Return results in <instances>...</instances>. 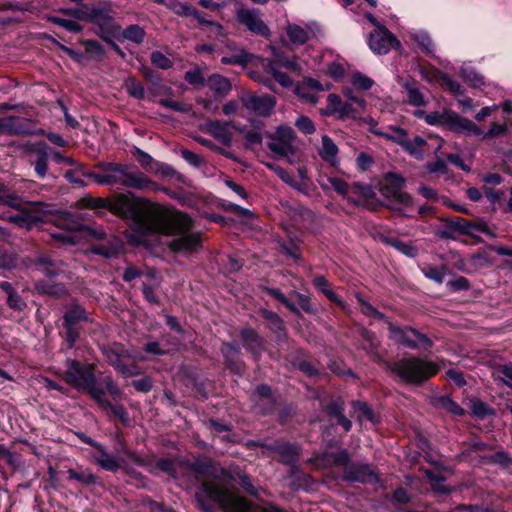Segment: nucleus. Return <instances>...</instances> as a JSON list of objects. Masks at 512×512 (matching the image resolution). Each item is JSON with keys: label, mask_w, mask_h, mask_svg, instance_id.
Masks as SVG:
<instances>
[{"label": "nucleus", "mask_w": 512, "mask_h": 512, "mask_svg": "<svg viewBox=\"0 0 512 512\" xmlns=\"http://www.w3.org/2000/svg\"><path fill=\"white\" fill-rule=\"evenodd\" d=\"M183 477L192 476L197 483L195 506L200 512H249L250 501L239 494L232 484L234 476L215 461L199 456L194 460H180Z\"/></svg>", "instance_id": "obj_1"}, {"label": "nucleus", "mask_w": 512, "mask_h": 512, "mask_svg": "<svg viewBox=\"0 0 512 512\" xmlns=\"http://www.w3.org/2000/svg\"><path fill=\"white\" fill-rule=\"evenodd\" d=\"M148 210L155 216H144L143 222L147 228L139 227L137 232L148 236L164 234L175 236L168 243V248L174 253L191 254L202 247L201 234L190 233L192 219L181 212L170 211L158 204L150 202Z\"/></svg>", "instance_id": "obj_2"}, {"label": "nucleus", "mask_w": 512, "mask_h": 512, "mask_svg": "<svg viewBox=\"0 0 512 512\" xmlns=\"http://www.w3.org/2000/svg\"><path fill=\"white\" fill-rule=\"evenodd\" d=\"M82 201L87 208L106 209L123 219L131 220L136 232L139 227L147 228L143 222L144 216H154L148 210L150 201L135 197L132 193H120L111 198L85 197Z\"/></svg>", "instance_id": "obj_3"}, {"label": "nucleus", "mask_w": 512, "mask_h": 512, "mask_svg": "<svg viewBox=\"0 0 512 512\" xmlns=\"http://www.w3.org/2000/svg\"><path fill=\"white\" fill-rule=\"evenodd\" d=\"M62 377L68 385L80 392L88 393L95 401H100L102 396H105V390L97 385L93 364L67 359Z\"/></svg>", "instance_id": "obj_4"}, {"label": "nucleus", "mask_w": 512, "mask_h": 512, "mask_svg": "<svg viewBox=\"0 0 512 512\" xmlns=\"http://www.w3.org/2000/svg\"><path fill=\"white\" fill-rule=\"evenodd\" d=\"M95 167L108 173L109 185H121L145 191L156 190L155 182L140 171H131L128 165L103 161L97 163Z\"/></svg>", "instance_id": "obj_5"}, {"label": "nucleus", "mask_w": 512, "mask_h": 512, "mask_svg": "<svg viewBox=\"0 0 512 512\" xmlns=\"http://www.w3.org/2000/svg\"><path fill=\"white\" fill-rule=\"evenodd\" d=\"M388 368L405 383L414 385H421L436 375L440 369L436 363L416 356L402 358L390 364Z\"/></svg>", "instance_id": "obj_6"}, {"label": "nucleus", "mask_w": 512, "mask_h": 512, "mask_svg": "<svg viewBox=\"0 0 512 512\" xmlns=\"http://www.w3.org/2000/svg\"><path fill=\"white\" fill-rule=\"evenodd\" d=\"M405 179L397 173L389 172L384 176L383 181L379 185L381 195L389 201L387 204H382L387 209L399 213L403 216L402 207H409L413 205L412 197L403 191L405 186Z\"/></svg>", "instance_id": "obj_7"}, {"label": "nucleus", "mask_w": 512, "mask_h": 512, "mask_svg": "<svg viewBox=\"0 0 512 512\" xmlns=\"http://www.w3.org/2000/svg\"><path fill=\"white\" fill-rule=\"evenodd\" d=\"M425 121L429 125H440L454 133L482 135L483 131L473 121L459 114L445 110L444 112H431L425 115Z\"/></svg>", "instance_id": "obj_8"}, {"label": "nucleus", "mask_w": 512, "mask_h": 512, "mask_svg": "<svg viewBox=\"0 0 512 512\" xmlns=\"http://www.w3.org/2000/svg\"><path fill=\"white\" fill-rule=\"evenodd\" d=\"M389 337L395 343L410 349L423 348L429 350L433 346V341L420 331L410 326H397L391 321H387Z\"/></svg>", "instance_id": "obj_9"}, {"label": "nucleus", "mask_w": 512, "mask_h": 512, "mask_svg": "<svg viewBox=\"0 0 512 512\" xmlns=\"http://www.w3.org/2000/svg\"><path fill=\"white\" fill-rule=\"evenodd\" d=\"M28 163L40 179L48 176V160L52 159V147L44 141L27 142L22 147Z\"/></svg>", "instance_id": "obj_10"}, {"label": "nucleus", "mask_w": 512, "mask_h": 512, "mask_svg": "<svg viewBox=\"0 0 512 512\" xmlns=\"http://www.w3.org/2000/svg\"><path fill=\"white\" fill-rule=\"evenodd\" d=\"M89 320L87 311L79 304L67 307L63 315L64 339L68 348H73L80 338L81 324Z\"/></svg>", "instance_id": "obj_11"}, {"label": "nucleus", "mask_w": 512, "mask_h": 512, "mask_svg": "<svg viewBox=\"0 0 512 512\" xmlns=\"http://www.w3.org/2000/svg\"><path fill=\"white\" fill-rule=\"evenodd\" d=\"M341 479L348 483L380 484V474L377 467L367 462H349L343 469Z\"/></svg>", "instance_id": "obj_12"}, {"label": "nucleus", "mask_w": 512, "mask_h": 512, "mask_svg": "<svg viewBox=\"0 0 512 512\" xmlns=\"http://www.w3.org/2000/svg\"><path fill=\"white\" fill-rule=\"evenodd\" d=\"M370 49L376 54H387L391 48L399 49L400 41L386 27L373 30L368 39Z\"/></svg>", "instance_id": "obj_13"}, {"label": "nucleus", "mask_w": 512, "mask_h": 512, "mask_svg": "<svg viewBox=\"0 0 512 512\" xmlns=\"http://www.w3.org/2000/svg\"><path fill=\"white\" fill-rule=\"evenodd\" d=\"M4 134L8 135H44L45 132L41 128H37L33 120L8 116L3 118Z\"/></svg>", "instance_id": "obj_14"}, {"label": "nucleus", "mask_w": 512, "mask_h": 512, "mask_svg": "<svg viewBox=\"0 0 512 512\" xmlns=\"http://www.w3.org/2000/svg\"><path fill=\"white\" fill-rule=\"evenodd\" d=\"M237 21L244 25L250 32L268 39L271 36L269 27L260 18L258 10L239 9L236 15Z\"/></svg>", "instance_id": "obj_15"}, {"label": "nucleus", "mask_w": 512, "mask_h": 512, "mask_svg": "<svg viewBox=\"0 0 512 512\" xmlns=\"http://www.w3.org/2000/svg\"><path fill=\"white\" fill-rule=\"evenodd\" d=\"M220 352L223 356L225 367L233 374H242L245 364L241 360L242 352L240 346L234 341L223 342Z\"/></svg>", "instance_id": "obj_16"}, {"label": "nucleus", "mask_w": 512, "mask_h": 512, "mask_svg": "<svg viewBox=\"0 0 512 512\" xmlns=\"http://www.w3.org/2000/svg\"><path fill=\"white\" fill-rule=\"evenodd\" d=\"M33 265L48 278L58 277L66 263L60 259H54L49 253H37L33 259Z\"/></svg>", "instance_id": "obj_17"}, {"label": "nucleus", "mask_w": 512, "mask_h": 512, "mask_svg": "<svg viewBox=\"0 0 512 512\" xmlns=\"http://www.w3.org/2000/svg\"><path fill=\"white\" fill-rule=\"evenodd\" d=\"M350 460V453L345 448L337 451L325 450L315 457L316 463L323 468L343 467L346 469Z\"/></svg>", "instance_id": "obj_18"}, {"label": "nucleus", "mask_w": 512, "mask_h": 512, "mask_svg": "<svg viewBox=\"0 0 512 512\" xmlns=\"http://www.w3.org/2000/svg\"><path fill=\"white\" fill-rule=\"evenodd\" d=\"M242 103L246 109L254 112L256 115L267 117L271 115L276 101L272 96L269 95H251L243 97Z\"/></svg>", "instance_id": "obj_19"}, {"label": "nucleus", "mask_w": 512, "mask_h": 512, "mask_svg": "<svg viewBox=\"0 0 512 512\" xmlns=\"http://www.w3.org/2000/svg\"><path fill=\"white\" fill-rule=\"evenodd\" d=\"M101 351L106 362L118 372H120L122 367L125 365V363H123V359L131 357V354L124 345L117 342L103 346Z\"/></svg>", "instance_id": "obj_20"}, {"label": "nucleus", "mask_w": 512, "mask_h": 512, "mask_svg": "<svg viewBox=\"0 0 512 512\" xmlns=\"http://www.w3.org/2000/svg\"><path fill=\"white\" fill-rule=\"evenodd\" d=\"M104 243L93 244L90 246V252L100 255L105 259H112L119 255L123 248L121 239L113 234L107 236Z\"/></svg>", "instance_id": "obj_21"}, {"label": "nucleus", "mask_w": 512, "mask_h": 512, "mask_svg": "<svg viewBox=\"0 0 512 512\" xmlns=\"http://www.w3.org/2000/svg\"><path fill=\"white\" fill-rule=\"evenodd\" d=\"M266 449L277 453L281 457L280 461L287 465L295 464L300 455L298 446L279 440L267 445Z\"/></svg>", "instance_id": "obj_22"}, {"label": "nucleus", "mask_w": 512, "mask_h": 512, "mask_svg": "<svg viewBox=\"0 0 512 512\" xmlns=\"http://www.w3.org/2000/svg\"><path fill=\"white\" fill-rule=\"evenodd\" d=\"M88 22L95 24L99 29L116 24L110 3L103 6H93L89 8Z\"/></svg>", "instance_id": "obj_23"}, {"label": "nucleus", "mask_w": 512, "mask_h": 512, "mask_svg": "<svg viewBox=\"0 0 512 512\" xmlns=\"http://www.w3.org/2000/svg\"><path fill=\"white\" fill-rule=\"evenodd\" d=\"M240 338L243 347L258 358L264 350V340L259 336L258 332L253 328H243L240 331Z\"/></svg>", "instance_id": "obj_24"}, {"label": "nucleus", "mask_w": 512, "mask_h": 512, "mask_svg": "<svg viewBox=\"0 0 512 512\" xmlns=\"http://www.w3.org/2000/svg\"><path fill=\"white\" fill-rule=\"evenodd\" d=\"M344 401L338 397L331 399L325 407V412L337 419V424L342 426L345 432H349L352 428V422L344 415Z\"/></svg>", "instance_id": "obj_25"}, {"label": "nucleus", "mask_w": 512, "mask_h": 512, "mask_svg": "<svg viewBox=\"0 0 512 512\" xmlns=\"http://www.w3.org/2000/svg\"><path fill=\"white\" fill-rule=\"evenodd\" d=\"M231 122L213 120L206 124L207 131L223 145L230 147L232 143V133L229 131Z\"/></svg>", "instance_id": "obj_26"}, {"label": "nucleus", "mask_w": 512, "mask_h": 512, "mask_svg": "<svg viewBox=\"0 0 512 512\" xmlns=\"http://www.w3.org/2000/svg\"><path fill=\"white\" fill-rule=\"evenodd\" d=\"M402 87L408 96V102L410 105L415 107H421L426 105L424 94L420 91L418 82L412 78H407L403 83Z\"/></svg>", "instance_id": "obj_27"}, {"label": "nucleus", "mask_w": 512, "mask_h": 512, "mask_svg": "<svg viewBox=\"0 0 512 512\" xmlns=\"http://www.w3.org/2000/svg\"><path fill=\"white\" fill-rule=\"evenodd\" d=\"M366 108V101L358 97H349L347 101L340 107L339 119L357 118L361 111Z\"/></svg>", "instance_id": "obj_28"}, {"label": "nucleus", "mask_w": 512, "mask_h": 512, "mask_svg": "<svg viewBox=\"0 0 512 512\" xmlns=\"http://www.w3.org/2000/svg\"><path fill=\"white\" fill-rule=\"evenodd\" d=\"M352 195L357 197L358 199L359 197L364 198L365 205L368 209L376 210L378 206L382 205V203L379 201H377L375 205L369 203L370 200H373L376 197V193L373 187L369 184H364L361 182L352 183Z\"/></svg>", "instance_id": "obj_29"}, {"label": "nucleus", "mask_w": 512, "mask_h": 512, "mask_svg": "<svg viewBox=\"0 0 512 512\" xmlns=\"http://www.w3.org/2000/svg\"><path fill=\"white\" fill-rule=\"evenodd\" d=\"M0 289L8 295L7 305L11 309L15 311H23L26 308V302L23 300L21 295L16 292V290L14 289L10 282H0Z\"/></svg>", "instance_id": "obj_30"}, {"label": "nucleus", "mask_w": 512, "mask_h": 512, "mask_svg": "<svg viewBox=\"0 0 512 512\" xmlns=\"http://www.w3.org/2000/svg\"><path fill=\"white\" fill-rule=\"evenodd\" d=\"M329 183L331 184L332 188L341 196L346 198L349 203L360 206L362 203L360 199L352 195V184H349L342 178H330Z\"/></svg>", "instance_id": "obj_31"}, {"label": "nucleus", "mask_w": 512, "mask_h": 512, "mask_svg": "<svg viewBox=\"0 0 512 512\" xmlns=\"http://www.w3.org/2000/svg\"><path fill=\"white\" fill-rule=\"evenodd\" d=\"M209 88L218 96L225 97L232 89L230 81L219 74H213L209 76L207 80Z\"/></svg>", "instance_id": "obj_32"}, {"label": "nucleus", "mask_w": 512, "mask_h": 512, "mask_svg": "<svg viewBox=\"0 0 512 512\" xmlns=\"http://www.w3.org/2000/svg\"><path fill=\"white\" fill-rule=\"evenodd\" d=\"M260 315L269 323V329L273 333L277 334L278 337L286 335L284 321L277 313L267 309H262L260 310Z\"/></svg>", "instance_id": "obj_33"}, {"label": "nucleus", "mask_w": 512, "mask_h": 512, "mask_svg": "<svg viewBox=\"0 0 512 512\" xmlns=\"http://www.w3.org/2000/svg\"><path fill=\"white\" fill-rule=\"evenodd\" d=\"M35 289L43 295H49L55 298H62L68 294L66 287L62 283H47L45 281H38L35 284Z\"/></svg>", "instance_id": "obj_34"}, {"label": "nucleus", "mask_w": 512, "mask_h": 512, "mask_svg": "<svg viewBox=\"0 0 512 512\" xmlns=\"http://www.w3.org/2000/svg\"><path fill=\"white\" fill-rule=\"evenodd\" d=\"M228 471L234 476V479L232 480V482L235 481L236 479H238L239 485L242 487V489L245 492H247L249 495L254 496V497L258 496V489L253 484L251 477L247 473L243 472L238 467H236L233 470H228Z\"/></svg>", "instance_id": "obj_35"}, {"label": "nucleus", "mask_w": 512, "mask_h": 512, "mask_svg": "<svg viewBox=\"0 0 512 512\" xmlns=\"http://www.w3.org/2000/svg\"><path fill=\"white\" fill-rule=\"evenodd\" d=\"M278 406H281V397L274 396L266 399H258L255 403V409L258 414L263 416L276 413Z\"/></svg>", "instance_id": "obj_36"}, {"label": "nucleus", "mask_w": 512, "mask_h": 512, "mask_svg": "<svg viewBox=\"0 0 512 512\" xmlns=\"http://www.w3.org/2000/svg\"><path fill=\"white\" fill-rule=\"evenodd\" d=\"M96 402L103 408H109L111 410L112 414L115 417H117L124 426L130 425L131 420L129 418V414L123 405H120V404L114 405L111 402L107 401L105 399V396H102L101 400L96 401Z\"/></svg>", "instance_id": "obj_37"}, {"label": "nucleus", "mask_w": 512, "mask_h": 512, "mask_svg": "<svg viewBox=\"0 0 512 512\" xmlns=\"http://www.w3.org/2000/svg\"><path fill=\"white\" fill-rule=\"evenodd\" d=\"M426 144V140L421 136H415L412 140H398V145H400L409 154L415 156H422V148Z\"/></svg>", "instance_id": "obj_38"}, {"label": "nucleus", "mask_w": 512, "mask_h": 512, "mask_svg": "<svg viewBox=\"0 0 512 512\" xmlns=\"http://www.w3.org/2000/svg\"><path fill=\"white\" fill-rule=\"evenodd\" d=\"M67 473L69 475V479L78 481L86 486L94 485L98 480V477L88 469H69Z\"/></svg>", "instance_id": "obj_39"}, {"label": "nucleus", "mask_w": 512, "mask_h": 512, "mask_svg": "<svg viewBox=\"0 0 512 512\" xmlns=\"http://www.w3.org/2000/svg\"><path fill=\"white\" fill-rule=\"evenodd\" d=\"M338 154V147L334 141L327 135L322 137V147L319 150V155L326 162H332Z\"/></svg>", "instance_id": "obj_40"}, {"label": "nucleus", "mask_w": 512, "mask_h": 512, "mask_svg": "<svg viewBox=\"0 0 512 512\" xmlns=\"http://www.w3.org/2000/svg\"><path fill=\"white\" fill-rule=\"evenodd\" d=\"M312 282L313 285L318 288L330 301L337 303L338 305H342V301L339 299L338 295L330 288V284L324 276H316Z\"/></svg>", "instance_id": "obj_41"}, {"label": "nucleus", "mask_w": 512, "mask_h": 512, "mask_svg": "<svg viewBox=\"0 0 512 512\" xmlns=\"http://www.w3.org/2000/svg\"><path fill=\"white\" fill-rule=\"evenodd\" d=\"M261 289L266 292L268 295L274 297L276 300H278L281 304H283L285 307H287L291 312H293L298 317L301 316V312L298 309V307L291 302L279 289L276 288H270L267 286H262Z\"/></svg>", "instance_id": "obj_42"}, {"label": "nucleus", "mask_w": 512, "mask_h": 512, "mask_svg": "<svg viewBox=\"0 0 512 512\" xmlns=\"http://www.w3.org/2000/svg\"><path fill=\"white\" fill-rule=\"evenodd\" d=\"M287 36L296 45H303L309 40V33L303 27L296 24H289L287 26Z\"/></svg>", "instance_id": "obj_43"}, {"label": "nucleus", "mask_w": 512, "mask_h": 512, "mask_svg": "<svg viewBox=\"0 0 512 512\" xmlns=\"http://www.w3.org/2000/svg\"><path fill=\"white\" fill-rule=\"evenodd\" d=\"M459 75L472 88H481L485 84L484 77L473 68H461Z\"/></svg>", "instance_id": "obj_44"}, {"label": "nucleus", "mask_w": 512, "mask_h": 512, "mask_svg": "<svg viewBox=\"0 0 512 512\" xmlns=\"http://www.w3.org/2000/svg\"><path fill=\"white\" fill-rule=\"evenodd\" d=\"M434 404L436 407L443 408L457 416H463L465 414L464 409H462L451 397L447 395L436 398Z\"/></svg>", "instance_id": "obj_45"}, {"label": "nucleus", "mask_w": 512, "mask_h": 512, "mask_svg": "<svg viewBox=\"0 0 512 512\" xmlns=\"http://www.w3.org/2000/svg\"><path fill=\"white\" fill-rule=\"evenodd\" d=\"M267 147L279 158H284L287 157L288 155H293L295 152L293 145L284 143L279 140H275V138H271V141L267 143Z\"/></svg>", "instance_id": "obj_46"}, {"label": "nucleus", "mask_w": 512, "mask_h": 512, "mask_svg": "<svg viewBox=\"0 0 512 512\" xmlns=\"http://www.w3.org/2000/svg\"><path fill=\"white\" fill-rule=\"evenodd\" d=\"M122 36L125 39L132 41L136 44H141V43H143V41L145 39L146 32L144 31V29L141 26H139L137 24H132V25L127 26L122 31Z\"/></svg>", "instance_id": "obj_47"}, {"label": "nucleus", "mask_w": 512, "mask_h": 512, "mask_svg": "<svg viewBox=\"0 0 512 512\" xmlns=\"http://www.w3.org/2000/svg\"><path fill=\"white\" fill-rule=\"evenodd\" d=\"M24 203L25 201L22 197L15 193H10L5 188L0 189V204L20 210L23 208Z\"/></svg>", "instance_id": "obj_48"}, {"label": "nucleus", "mask_w": 512, "mask_h": 512, "mask_svg": "<svg viewBox=\"0 0 512 512\" xmlns=\"http://www.w3.org/2000/svg\"><path fill=\"white\" fill-rule=\"evenodd\" d=\"M352 406L361 412L362 416L373 424L380 423V416L366 403L363 401H352Z\"/></svg>", "instance_id": "obj_49"}, {"label": "nucleus", "mask_w": 512, "mask_h": 512, "mask_svg": "<svg viewBox=\"0 0 512 512\" xmlns=\"http://www.w3.org/2000/svg\"><path fill=\"white\" fill-rule=\"evenodd\" d=\"M411 38L418 44L423 53L426 55H432L434 51V44L431 37L427 33H415L411 35Z\"/></svg>", "instance_id": "obj_50"}, {"label": "nucleus", "mask_w": 512, "mask_h": 512, "mask_svg": "<svg viewBox=\"0 0 512 512\" xmlns=\"http://www.w3.org/2000/svg\"><path fill=\"white\" fill-rule=\"evenodd\" d=\"M253 59V55L241 49L237 54L231 55L229 57H223L221 62L226 65L238 64L242 66H246Z\"/></svg>", "instance_id": "obj_51"}, {"label": "nucleus", "mask_w": 512, "mask_h": 512, "mask_svg": "<svg viewBox=\"0 0 512 512\" xmlns=\"http://www.w3.org/2000/svg\"><path fill=\"white\" fill-rule=\"evenodd\" d=\"M125 87H126L127 93L130 96H132L138 100L144 99V97H145L144 86L140 82H138L134 77H128L125 80Z\"/></svg>", "instance_id": "obj_52"}, {"label": "nucleus", "mask_w": 512, "mask_h": 512, "mask_svg": "<svg viewBox=\"0 0 512 512\" xmlns=\"http://www.w3.org/2000/svg\"><path fill=\"white\" fill-rule=\"evenodd\" d=\"M156 467L173 478H178L179 474H181L179 463L176 465V463L169 458H160L156 462Z\"/></svg>", "instance_id": "obj_53"}, {"label": "nucleus", "mask_w": 512, "mask_h": 512, "mask_svg": "<svg viewBox=\"0 0 512 512\" xmlns=\"http://www.w3.org/2000/svg\"><path fill=\"white\" fill-rule=\"evenodd\" d=\"M266 71L270 72L275 81H277L282 87L289 88L293 85L291 78L285 72L279 71L273 62H269L266 65Z\"/></svg>", "instance_id": "obj_54"}, {"label": "nucleus", "mask_w": 512, "mask_h": 512, "mask_svg": "<svg viewBox=\"0 0 512 512\" xmlns=\"http://www.w3.org/2000/svg\"><path fill=\"white\" fill-rule=\"evenodd\" d=\"M471 411L479 419H485L488 416L494 415V410L481 400L471 402Z\"/></svg>", "instance_id": "obj_55"}, {"label": "nucleus", "mask_w": 512, "mask_h": 512, "mask_svg": "<svg viewBox=\"0 0 512 512\" xmlns=\"http://www.w3.org/2000/svg\"><path fill=\"white\" fill-rule=\"evenodd\" d=\"M319 361L313 360L310 358L307 361L298 363V370H300L302 373H304L306 376L312 378V377H319L320 376V370H319Z\"/></svg>", "instance_id": "obj_56"}, {"label": "nucleus", "mask_w": 512, "mask_h": 512, "mask_svg": "<svg viewBox=\"0 0 512 512\" xmlns=\"http://www.w3.org/2000/svg\"><path fill=\"white\" fill-rule=\"evenodd\" d=\"M270 138H275V140L282 141L284 143H288L293 145V142L296 138L294 130L289 126H279L274 135H271Z\"/></svg>", "instance_id": "obj_57"}, {"label": "nucleus", "mask_w": 512, "mask_h": 512, "mask_svg": "<svg viewBox=\"0 0 512 512\" xmlns=\"http://www.w3.org/2000/svg\"><path fill=\"white\" fill-rule=\"evenodd\" d=\"M488 463L499 464L503 468L512 466V457L505 451H498L484 458Z\"/></svg>", "instance_id": "obj_58"}, {"label": "nucleus", "mask_w": 512, "mask_h": 512, "mask_svg": "<svg viewBox=\"0 0 512 512\" xmlns=\"http://www.w3.org/2000/svg\"><path fill=\"white\" fill-rule=\"evenodd\" d=\"M450 222L456 233L472 236V221L462 217H455L454 219H450Z\"/></svg>", "instance_id": "obj_59"}, {"label": "nucleus", "mask_w": 512, "mask_h": 512, "mask_svg": "<svg viewBox=\"0 0 512 512\" xmlns=\"http://www.w3.org/2000/svg\"><path fill=\"white\" fill-rule=\"evenodd\" d=\"M440 221L444 223V227L441 229H436L434 231L435 236L440 239L456 240L457 239L456 231L452 227L450 219L441 218Z\"/></svg>", "instance_id": "obj_60"}, {"label": "nucleus", "mask_w": 512, "mask_h": 512, "mask_svg": "<svg viewBox=\"0 0 512 512\" xmlns=\"http://www.w3.org/2000/svg\"><path fill=\"white\" fill-rule=\"evenodd\" d=\"M49 21L60 27L65 28L69 32L79 33L83 30V27L74 20L64 19L60 17H50Z\"/></svg>", "instance_id": "obj_61"}, {"label": "nucleus", "mask_w": 512, "mask_h": 512, "mask_svg": "<svg viewBox=\"0 0 512 512\" xmlns=\"http://www.w3.org/2000/svg\"><path fill=\"white\" fill-rule=\"evenodd\" d=\"M120 31L121 27L116 23L99 29L97 35L110 45L111 42H114L113 38L120 34Z\"/></svg>", "instance_id": "obj_62"}, {"label": "nucleus", "mask_w": 512, "mask_h": 512, "mask_svg": "<svg viewBox=\"0 0 512 512\" xmlns=\"http://www.w3.org/2000/svg\"><path fill=\"white\" fill-rule=\"evenodd\" d=\"M351 82L355 87L364 91L369 90L374 84V81L371 78L362 74L361 72L353 73Z\"/></svg>", "instance_id": "obj_63"}, {"label": "nucleus", "mask_w": 512, "mask_h": 512, "mask_svg": "<svg viewBox=\"0 0 512 512\" xmlns=\"http://www.w3.org/2000/svg\"><path fill=\"white\" fill-rule=\"evenodd\" d=\"M151 63L163 70H167L173 66V62L160 51H153L150 55Z\"/></svg>", "instance_id": "obj_64"}]
</instances>
